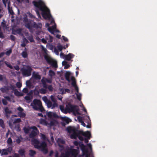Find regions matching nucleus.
Here are the masks:
<instances>
[{"label":"nucleus","instance_id":"10","mask_svg":"<svg viewBox=\"0 0 157 157\" xmlns=\"http://www.w3.org/2000/svg\"><path fill=\"white\" fill-rule=\"evenodd\" d=\"M4 111L5 115L7 118L10 117V114L12 113V111L10 110L8 107H6L5 108Z\"/></svg>","mask_w":157,"mask_h":157},{"label":"nucleus","instance_id":"57","mask_svg":"<svg viewBox=\"0 0 157 157\" xmlns=\"http://www.w3.org/2000/svg\"><path fill=\"white\" fill-rule=\"evenodd\" d=\"M43 99L46 103L49 100L46 97H44L43 98Z\"/></svg>","mask_w":157,"mask_h":157},{"label":"nucleus","instance_id":"47","mask_svg":"<svg viewBox=\"0 0 157 157\" xmlns=\"http://www.w3.org/2000/svg\"><path fill=\"white\" fill-rule=\"evenodd\" d=\"M45 38L46 39L44 38H42L41 40L42 42L45 44H46L47 43V37H45Z\"/></svg>","mask_w":157,"mask_h":157},{"label":"nucleus","instance_id":"33","mask_svg":"<svg viewBox=\"0 0 157 157\" xmlns=\"http://www.w3.org/2000/svg\"><path fill=\"white\" fill-rule=\"evenodd\" d=\"M9 126L10 127H11L13 126V121L12 119H10L8 122Z\"/></svg>","mask_w":157,"mask_h":157},{"label":"nucleus","instance_id":"3","mask_svg":"<svg viewBox=\"0 0 157 157\" xmlns=\"http://www.w3.org/2000/svg\"><path fill=\"white\" fill-rule=\"evenodd\" d=\"M77 106L76 105H72L70 103H68L66 105V108H64L63 106H60V109L63 112L66 113L67 112H74L75 111H77Z\"/></svg>","mask_w":157,"mask_h":157},{"label":"nucleus","instance_id":"32","mask_svg":"<svg viewBox=\"0 0 157 157\" xmlns=\"http://www.w3.org/2000/svg\"><path fill=\"white\" fill-rule=\"evenodd\" d=\"M23 139V137L21 136H20L16 140V142L17 144H20Z\"/></svg>","mask_w":157,"mask_h":157},{"label":"nucleus","instance_id":"43","mask_svg":"<svg viewBox=\"0 0 157 157\" xmlns=\"http://www.w3.org/2000/svg\"><path fill=\"white\" fill-rule=\"evenodd\" d=\"M12 53V49H10L9 50L7 51L5 53V54L8 56H9L10 54Z\"/></svg>","mask_w":157,"mask_h":157},{"label":"nucleus","instance_id":"40","mask_svg":"<svg viewBox=\"0 0 157 157\" xmlns=\"http://www.w3.org/2000/svg\"><path fill=\"white\" fill-rule=\"evenodd\" d=\"M21 121L20 118H17L15 119L13 121V124H15L17 123H20Z\"/></svg>","mask_w":157,"mask_h":157},{"label":"nucleus","instance_id":"21","mask_svg":"<svg viewBox=\"0 0 157 157\" xmlns=\"http://www.w3.org/2000/svg\"><path fill=\"white\" fill-rule=\"evenodd\" d=\"M7 87H8V91L10 90H11L12 93L13 92V91L16 88L15 86L11 84L9 86H7Z\"/></svg>","mask_w":157,"mask_h":157},{"label":"nucleus","instance_id":"17","mask_svg":"<svg viewBox=\"0 0 157 157\" xmlns=\"http://www.w3.org/2000/svg\"><path fill=\"white\" fill-rule=\"evenodd\" d=\"M71 75V73L69 71H67L65 74V77L66 79L69 82H70V76Z\"/></svg>","mask_w":157,"mask_h":157},{"label":"nucleus","instance_id":"2","mask_svg":"<svg viewBox=\"0 0 157 157\" xmlns=\"http://www.w3.org/2000/svg\"><path fill=\"white\" fill-rule=\"evenodd\" d=\"M66 130L68 133L71 134L70 137L71 139H76L77 135H82L89 139H90L91 133L90 132L87 131L86 132L80 131L74 126H69L67 127Z\"/></svg>","mask_w":157,"mask_h":157},{"label":"nucleus","instance_id":"62","mask_svg":"<svg viewBox=\"0 0 157 157\" xmlns=\"http://www.w3.org/2000/svg\"><path fill=\"white\" fill-rule=\"evenodd\" d=\"M17 110L19 111V112H22L23 111V109L20 106L17 108Z\"/></svg>","mask_w":157,"mask_h":157},{"label":"nucleus","instance_id":"11","mask_svg":"<svg viewBox=\"0 0 157 157\" xmlns=\"http://www.w3.org/2000/svg\"><path fill=\"white\" fill-rule=\"evenodd\" d=\"M83 152V155H86L88 154V152L87 150L85 148V146L83 144H81L80 145Z\"/></svg>","mask_w":157,"mask_h":157},{"label":"nucleus","instance_id":"28","mask_svg":"<svg viewBox=\"0 0 157 157\" xmlns=\"http://www.w3.org/2000/svg\"><path fill=\"white\" fill-rule=\"evenodd\" d=\"M0 126L3 128H5V125L4 121L2 119H0Z\"/></svg>","mask_w":157,"mask_h":157},{"label":"nucleus","instance_id":"34","mask_svg":"<svg viewBox=\"0 0 157 157\" xmlns=\"http://www.w3.org/2000/svg\"><path fill=\"white\" fill-rule=\"evenodd\" d=\"M5 64L7 67L10 68V69H13V67L10 63L7 61H5Z\"/></svg>","mask_w":157,"mask_h":157},{"label":"nucleus","instance_id":"46","mask_svg":"<svg viewBox=\"0 0 157 157\" xmlns=\"http://www.w3.org/2000/svg\"><path fill=\"white\" fill-rule=\"evenodd\" d=\"M2 102L4 105H6L7 104V102L6 99H2Z\"/></svg>","mask_w":157,"mask_h":157},{"label":"nucleus","instance_id":"37","mask_svg":"<svg viewBox=\"0 0 157 157\" xmlns=\"http://www.w3.org/2000/svg\"><path fill=\"white\" fill-rule=\"evenodd\" d=\"M32 96L27 95L25 97V99L27 101H31L32 99Z\"/></svg>","mask_w":157,"mask_h":157},{"label":"nucleus","instance_id":"14","mask_svg":"<svg viewBox=\"0 0 157 157\" xmlns=\"http://www.w3.org/2000/svg\"><path fill=\"white\" fill-rule=\"evenodd\" d=\"M70 153L73 157H76L78 155V151L76 149H73L70 151Z\"/></svg>","mask_w":157,"mask_h":157},{"label":"nucleus","instance_id":"55","mask_svg":"<svg viewBox=\"0 0 157 157\" xmlns=\"http://www.w3.org/2000/svg\"><path fill=\"white\" fill-rule=\"evenodd\" d=\"M5 63V61L4 62L3 60H0V68L2 67H3L4 64Z\"/></svg>","mask_w":157,"mask_h":157},{"label":"nucleus","instance_id":"59","mask_svg":"<svg viewBox=\"0 0 157 157\" xmlns=\"http://www.w3.org/2000/svg\"><path fill=\"white\" fill-rule=\"evenodd\" d=\"M77 119L80 122H81L82 121H82V117L80 116H79L77 117Z\"/></svg>","mask_w":157,"mask_h":157},{"label":"nucleus","instance_id":"45","mask_svg":"<svg viewBox=\"0 0 157 157\" xmlns=\"http://www.w3.org/2000/svg\"><path fill=\"white\" fill-rule=\"evenodd\" d=\"M16 85L17 88H20L21 87L22 84L21 82H17L16 84Z\"/></svg>","mask_w":157,"mask_h":157},{"label":"nucleus","instance_id":"20","mask_svg":"<svg viewBox=\"0 0 157 157\" xmlns=\"http://www.w3.org/2000/svg\"><path fill=\"white\" fill-rule=\"evenodd\" d=\"M62 120L67 124H69L71 121V119L66 117H63L62 118Z\"/></svg>","mask_w":157,"mask_h":157},{"label":"nucleus","instance_id":"35","mask_svg":"<svg viewBox=\"0 0 157 157\" xmlns=\"http://www.w3.org/2000/svg\"><path fill=\"white\" fill-rule=\"evenodd\" d=\"M47 90L46 89L44 88H41L40 90V93L44 94H46L47 92Z\"/></svg>","mask_w":157,"mask_h":157},{"label":"nucleus","instance_id":"9","mask_svg":"<svg viewBox=\"0 0 157 157\" xmlns=\"http://www.w3.org/2000/svg\"><path fill=\"white\" fill-rule=\"evenodd\" d=\"M22 29L21 28L12 29V33L13 34L16 35L18 34L19 35L22 36L23 35L22 33Z\"/></svg>","mask_w":157,"mask_h":157},{"label":"nucleus","instance_id":"26","mask_svg":"<svg viewBox=\"0 0 157 157\" xmlns=\"http://www.w3.org/2000/svg\"><path fill=\"white\" fill-rule=\"evenodd\" d=\"M18 115L20 117H24L26 116L25 114L22 112H18Z\"/></svg>","mask_w":157,"mask_h":157},{"label":"nucleus","instance_id":"54","mask_svg":"<svg viewBox=\"0 0 157 157\" xmlns=\"http://www.w3.org/2000/svg\"><path fill=\"white\" fill-rule=\"evenodd\" d=\"M47 88L48 90L50 91H52L53 90V87L51 85H50L48 86Z\"/></svg>","mask_w":157,"mask_h":157},{"label":"nucleus","instance_id":"24","mask_svg":"<svg viewBox=\"0 0 157 157\" xmlns=\"http://www.w3.org/2000/svg\"><path fill=\"white\" fill-rule=\"evenodd\" d=\"M40 124L48 126V122L44 119H41L40 121Z\"/></svg>","mask_w":157,"mask_h":157},{"label":"nucleus","instance_id":"4","mask_svg":"<svg viewBox=\"0 0 157 157\" xmlns=\"http://www.w3.org/2000/svg\"><path fill=\"white\" fill-rule=\"evenodd\" d=\"M77 106L76 105H72L70 103H68L66 105V108H64L63 106H60V109L63 112L66 113L67 112H74L75 111H77Z\"/></svg>","mask_w":157,"mask_h":157},{"label":"nucleus","instance_id":"15","mask_svg":"<svg viewBox=\"0 0 157 157\" xmlns=\"http://www.w3.org/2000/svg\"><path fill=\"white\" fill-rule=\"evenodd\" d=\"M47 146V145L46 142H45L44 141H43L41 143L40 145H39V146H37V148H40L42 149L46 147Z\"/></svg>","mask_w":157,"mask_h":157},{"label":"nucleus","instance_id":"13","mask_svg":"<svg viewBox=\"0 0 157 157\" xmlns=\"http://www.w3.org/2000/svg\"><path fill=\"white\" fill-rule=\"evenodd\" d=\"M56 25H54L51 27H49L48 29V30L49 32L51 34H54L55 29H56Z\"/></svg>","mask_w":157,"mask_h":157},{"label":"nucleus","instance_id":"18","mask_svg":"<svg viewBox=\"0 0 157 157\" xmlns=\"http://www.w3.org/2000/svg\"><path fill=\"white\" fill-rule=\"evenodd\" d=\"M15 95L17 96H23V94L21 92H19L17 89H15L13 91Z\"/></svg>","mask_w":157,"mask_h":157},{"label":"nucleus","instance_id":"63","mask_svg":"<svg viewBox=\"0 0 157 157\" xmlns=\"http://www.w3.org/2000/svg\"><path fill=\"white\" fill-rule=\"evenodd\" d=\"M46 82H47L51 83L52 82V80L51 79H47L46 78Z\"/></svg>","mask_w":157,"mask_h":157},{"label":"nucleus","instance_id":"42","mask_svg":"<svg viewBox=\"0 0 157 157\" xmlns=\"http://www.w3.org/2000/svg\"><path fill=\"white\" fill-rule=\"evenodd\" d=\"M30 128L33 129V130L37 132H39V131L37 128L35 126H32Z\"/></svg>","mask_w":157,"mask_h":157},{"label":"nucleus","instance_id":"60","mask_svg":"<svg viewBox=\"0 0 157 157\" xmlns=\"http://www.w3.org/2000/svg\"><path fill=\"white\" fill-rule=\"evenodd\" d=\"M10 37V39L12 41H14L15 39V36L13 35H11Z\"/></svg>","mask_w":157,"mask_h":157},{"label":"nucleus","instance_id":"38","mask_svg":"<svg viewBox=\"0 0 157 157\" xmlns=\"http://www.w3.org/2000/svg\"><path fill=\"white\" fill-rule=\"evenodd\" d=\"M18 152L21 156H23L24 155L25 151L24 149H21L19 150Z\"/></svg>","mask_w":157,"mask_h":157},{"label":"nucleus","instance_id":"58","mask_svg":"<svg viewBox=\"0 0 157 157\" xmlns=\"http://www.w3.org/2000/svg\"><path fill=\"white\" fill-rule=\"evenodd\" d=\"M6 150H7V151L8 152H10L12 150V148L11 147H8L7 149H6Z\"/></svg>","mask_w":157,"mask_h":157},{"label":"nucleus","instance_id":"41","mask_svg":"<svg viewBox=\"0 0 157 157\" xmlns=\"http://www.w3.org/2000/svg\"><path fill=\"white\" fill-rule=\"evenodd\" d=\"M75 94L76 95L77 98L78 99L79 101L81 100V94L80 93H79L78 94V93H75Z\"/></svg>","mask_w":157,"mask_h":157},{"label":"nucleus","instance_id":"44","mask_svg":"<svg viewBox=\"0 0 157 157\" xmlns=\"http://www.w3.org/2000/svg\"><path fill=\"white\" fill-rule=\"evenodd\" d=\"M32 27L36 28H38L39 27L38 25L37 24L36 22H34L32 24Z\"/></svg>","mask_w":157,"mask_h":157},{"label":"nucleus","instance_id":"48","mask_svg":"<svg viewBox=\"0 0 157 157\" xmlns=\"http://www.w3.org/2000/svg\"><path fill=\"white\" fill-rule=\"evenodd\" d=\"M51 100L53 102V103H56V100L53 95L51 96Z\"/></svg>","mask_w":157,"mask_h":157},{"label":"nucleus","instance_id":"53","mask_svg":"<svg viewBox=\"0 0 157 157\" xmlns=\"http://www.w3.org/2000/svg\"><path fill=\"white\" fill-rule=\"evenodd\" d=\"M53 113L51 112H48L47 113V115L50 118H51L52 117Z\"/></svg>","mask_w":157,"mask_h":157},{"label":"nucleus","instance_id":"52","mask_svg":"<svg viewBox=\"0 0 157 157\" xmlns=\"http://www.w3.org/2000/svg\"><path fill=\"white\" fill-rule=\"evenodd\" d=\"M34 77L36 79H40V76L37 74H36L35 75H34Z\"/></svg>","mask_w":157,"mask_h":157},{"label":"nucleus","instance_id":"19","mask_svg":"<svg viewBox=\"0 0 157 157\" xmlns=\"http://www.w3.org/2000/svg\"><path fill=\"white\" fill-rule=\"evenodd\" d=\"M57 123V121L56 120L53 119L50 121V123H48V126L51 127L54 126Z\"/></svg>","mask_w":157,"mask_h":157},{"label":"nucleus","instance_id":"12","mask_svg":"<svg viewBox=\"0 0 157 157\" xmlns=\"http://www.w3.org/2000/svg\"><path fill=\"white\" fill-rule=\"evenodd\" d=\"M75 55L73 54L69 53L67 55H66L64 56V59L65 60L70 61L72 58H73Z\"/></svg>","mask_w":157,"mask_h":157},{"label":"nucleus","instance_id":"30","mask_svg":"<svg viewBox=\"0 0 157 157\" xmlns=\"http://www.w3.org/2000/svg\"><path fill=\"white\" fill-rule=\"evenodd\" d=\"M25 26L29 29H31L32 27V23L31 22L27 23L25 25Z\"/></svg>","mask_w":157,"mask_h":157},{"label":"nucleus","instance_id":"39","mask_svg":"<svg viewBox=\"0 0 157 157\" xmlns=\"http://www.w3.org/2000/svg\"><path fill=\"white\" fill-rule=\"evenodd\" d=\"M41 150V151L44 154H46L48 152V150L46 147L42 149Z\"/></svg>","mask_w":157,"mask_h":157},{"label":"nucleus","instance_id":"64","mask_svg":"<svg viewBox=\"0 0 157 157\" xmlns=\"http://www.w3.org/2000/svg\"><path fill=\"white\" fill-rule=\"evenodd\" d=\"M57 48H58V50L60 51H61L63 49V47L61 45L58 46Z\"/></svg>","mask_w":157,"mask_h":157},{"label":"nucleus","instance_id":"27","mask_svg":"<svg viewBox=\"0 0 157 157\" xmlns=\"http://www.w3.org/2000/svg\"><path fill=\"white\" fill-rule=\"evenodd\" d=\"M21 55L23 57L25 58L28 57V55L26 51H23L21 53Z\"/></svg>","mask_w":157,"mask_h":157},{"label":"nucleus","instance_id":"49","mask_svg":"<svg viewBox=\"0 0 157 157\" xmlns=\"http://www.w3.org/2000/svg\"><path fill=\"white\" fill-rule=\"evenodd\" d=\"M28 39L31 42H33L34 41L33 38L32 36H29L28 38Z\"/></svg>","mask_w":157,"mask_h":157},{"label":"nucleus","instance_id":"31","mask_svg":"<svg viewBox=\"0 0 157 157\" xmlns=\"http://www.w3.org/2000/svg\"><path fill=\"white\" fill-rule=\"evenodd\" d=\"M8 152L7 151V150L5 149H2V152L1 153V155H7L8 154Z\"/></svg>","mask_w":157,"mask_h":157},{"label":"nucleus","instance_id":"56","mask_svg":"<svg viewBox=\"0 0 157 157\" xmlns=\"http://www.w3.org/2000/svg\"><path fill=\"white\" fill-rule=\"evenodd\" d=\"M22 91L24 93H27L28 92V89L27 88H25L23 89Z\"/></svg>","mask_w":157,"mask_h":157},{"label":"nucleus","instance_id":"8","mask_svg":"<svg viewBox=\"0 0 157 157\" xmlns=\"http://www.w3.org/2000/svg\"><path fill=\"white\" fill-rule=\"evenodd\" d=\"M46 104H47L48 108H51L52 109H53L58 106V104L57 103H53L52 104V102L49 100Z\"/></svg>","mask_w":157,"mask_h":157},{"label":"nucleus","instance_id":"23","mask_svg":"<svg viewBox=\"0 0 157 157\" xmlns=\"http://www.w3.org/2000/svg\"><path fill=\"white\" fill-rule=\"evenodd\" d=\"M32 142L34 144L35 147L37 148V146H39V141L35 139L34 140H32Z\"/></svg>","mask_w":157,"mask_h":157},{"label":"nucleus","instance_id":"1","mask_svg":"<svg viewBox=\"0 0 157 157\" xmlns=\"http://www.w3.org/2000/svg\"><path fill=\"white\" fill-rule=\"evenodd\" d=\"M34 6L42 12V15L45 19H50L51 17L49 10L46 6L44 2L42 0L38 1H33L32 2Z\"/></svg>","mask_w":157,"mask_h":157},{"label":"nucleus","instance_id":"36","mask_svg":"<svg viewBox=\"0 0 157 157\" xmlns=\"http://www.w3.org/2000/svg\"><path fill=\"white\" fill-rule=\"evenodd\" d=\"M49 37V38L48 39V37H47V40H48V42L49 43H51L53 41V37L50 35L48 36Z\"/></svg>","mask_w":157,"mask_h":157},{"label":"nucleus","instance_id":"22","mask_svg":"<svg viewBox=\"0 0 157 157\" xmlns=\"http://www.w3.org/2000/svg\"><path fill=\"white\" fill-rule=\"evenodd\" d=\"M1 91L2 93H7L8 91V87L7 86H4L0 88Z\"/></svg>","mask_w":157,"mask_h":157},{"label":"nucleus","instance_id":"25","mask_svg":"<svg viewBox=\"0 0 157 157\" xmlns=\"http://www.w3.org/2000/svg\"><path fill=\"white\" fill-rule=\"evenodd\" d=\"M29 155L31 157H33L36 154V152L32 150L29 151Z\"/></svg>","mask_w":157,"mask_h":157},{"label":"nucleus","instance_id":"29","mask_svg":"<svg viewBox=\"0 0 157 157\" xmlns=\"http://www.w3.org/2000/svg\"><path fill=\"white\" fill-rule=\"evenodd\" d=\"M49 75L51 77H52L54 76L55 75V73L52 70H50L49 71Z\"/></svg>","mask_w":157,"mask_h":157},{"label":"nucleus","instance_id":"5","mask_svg":"<svg viewBox=\"0 0 157 157\" xmlns=\"http://www.w3.org/2000/svg\"><path fill=\"white\" fill-rule=\"evenodd\" d=\"M31 105L35 110L40 111L42 112L44 111V109L42 106V102L40 100L36 99H34Z\"/></svg>","mask_w":157,"mask_h":157},{"label":"nucleus","instance_id":"51","mask_svg":"<svg viewBox=\"0 0 157 157\" xmlns=\"http://www.w3.org/2000/svg\"><path fill=\"white\" fill-rule=\"evenodd\" d=\"M7 142L8 144H11L12 143V140L11 138H8Z\"/></svg>","mask_w":157,"mask_h":157},{"label":"nucleus","instance_id":"61","mask_svg":"<svg viewBox=\"0 0 157 157\" xmlns=\"http://www.w3.org/2000/svg\"><path fill=\"white\" fill-rule=\"evenodd\" d=\"M4 98L6 100H8L9 101H11V98L9 96H6Z\"/></svg>","mask_w":157,"mask_h":157},{"label":"nucleus","instance_id":"6","mask_svg":"<svg viewBox=\"0 0 157 157\" xmlns=\"http://www.w3.org/2000/svg\"><path fill=\"white\" fill-rule=\"evenodd\" d=\"M33 69L29 65H27L25 67L21 68L20 70L21 74L24 77H29L31 75Z\"/></svg>","mask_w":157,"mask_h":157},{"label":"nucleus","instance_id":"50","mask_svg":"<svg viewBox=\"0 0 157 157\" xmlns=\"http://www.w3.org/2000/svg\"><path fill=\"white\" fill-rule=\"evenodd\" d=\"M80 135H77V137H78L80 140L82 141L84 140V138L82 136H80Z\"/></svg>","mask_w":157,"mask_h":157},{"label":"nucleus","instance_id":"7","mask_svg":"<svg viewBox=\"0 0 157 157\" xmlns=\"http://www.w3.org/2000/svg\"><path fill=\"white\" fill-rule=\"evenodd\" d=\"M44 59L47 63L52 67L55 68H56L58 67L57 62L56 61L53 60L52 59L47 56H44Z\"/></svg>","mask_w":157,"mask_h":157},{"label":"nucleus","instance_id":"16","mask_svg":"<svg viewBox=\"0 0 157 157\" xmlns=\"http://www.w3.org/2000/svg\"><path fill=\"white\" fill-rule=\"evenodd\" d=\"M38 132L37 131L32 130L29 135V137L31 138L35 137L37 135Z\"/></svg>","mask_w":157,"mask_h":157}]
</instances>
